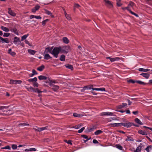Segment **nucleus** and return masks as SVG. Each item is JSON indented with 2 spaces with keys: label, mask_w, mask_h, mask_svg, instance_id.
<instances>
[{
  "label": "nucleus",
  "mask_w": 152,
  "mask_h": 152,
  "mask_svg": "<svg viewBox=\"0 0 152 152\" xmlns=\"http://www.w3.org/2000/svg\"><path fill=\"white\" fill-rule=\"evenodd\" d=\"M18 42H20V39L16 37H15L14 38V42L15 43V44H16V43Z\"/></svg>",
  "instance_id": "29"
},
{
  "label": "nucleus",
  "mask_w": 152,
  "mask_h": 152,
  "mask_svg": "<svg viewBox=\"0 0 152 152\" xmlns=\"http://www.w3.org/2000/svg\"><path fill=\"white\" fill-rule=\"evenodd\" d=\"M8 12L9 14L12 16H15L16 15L15 13L11 10L10 8L8 9Z\"/></svg>",
  "instance_id": "14"
},
{
  "label": "nucleus",
  "mask_w": 152,
  "mask_h": 152,
  "mask_svg": "<svg viewBox=\"0 0 152 152\" xmlns=\"http://www.w3.org/2000/svg\"><path fill=\"white\" fill-rule=\"evenodd\" d=\"M140 75H142L143 77L147 79L150 76L149 74L146 73H142Z\"/></svg>",
  "instance_id": "13"
},
{
  "label": "nucleus",
  "mask_w": 152,
  "mask_h": 152,
  "mask_svg": "<svg viewBox=\"0 0 152 152\" xmlns=\"http://www.w3.org/2000/svg\"><path fill=\"white\" fill-rule=\"evenodd\" d=\"M81 126V124H78V125L75 126L74 127V128H75L76 129H79Z\"/></svg>",
  "instance_id": "47"
},
{
  "label": "nucleus",
  "mask_w": 152,
  "mask_h": 152,
  "mask_svg": "<svg viewBox=\"0 0 152 152\" xmlns=\"http://www.w3.org/2000/svg\"><path fill=\"white\" fill-rule=\"evenodd\" d=\"M122 123H115L113 124V126L115 127L121 126H122Z\"/></svg>",
  "instance_id": "41"
},
{
  "label": "nucleus",
  "mask_w": 152,
  "mask_h": 152,
  "mask_svg": "<svg viewBox=\"0 0 152 152\" xmlns=\"http://www.w3.org/2000/svg\"><path fill=\"white\" fill-rule=\"evenodd\" d=\"M84 129H85V127H83L81 129H80L78 131V132L79 133H81L82 132H83V131L84 130Z\"/></svg>",
  "instance_id": "52"
},
{
  "label": "nucleus",
  "mask_w": 152,
  "mask_h": 152,
  "mask_svg": "<svg viewBox=\"0 0 152 152\" xmlns=\"http://www.w3.org/2000/svg\"><path fill=\"white\" fill-rule=\"evenodd\" d=\"M102 115H111L114 116V114L110 112H103L101 113Z\"/></svg>",
  "instance_id": "11"
},
{
  "label": "nucleus",
  "mask_w": 152,
  "mask_h": 152,
  "mask_svg": "<svg viewBox=\"0 0 152 152\" xmlns=\"http://www.w3.org/2000/svg\"><path fill=\"white\" fill-rule=\"evenodd\" d=\"M26 89L28 91H33V88L32 87H30L28 88H26Z\"/></svg>",
  "instance_id": "48"
},
{
  "label": "nucleus",
  "mask_w": 152,
  "mask_h": 152,
  "mask_svg": "<svg viewBox=\"0 0 152 152\" xmlns=\"http://www.w3.org/2000/svg\"><path fill=\"white\" fill-rule=\"evenodd\" d=\"M102 131H101V130H99L96 131L94 132V134L96 135H97L102 133Z\"/></svg>",
  "instance_id": "26"
},
{
  "label": "nucleus",
  "mask_w": 152,
  "mask_h": 152,
  "mask_svg": "<svg viewBox=\"0 0 152 152\" xmlns=\"http://www.w3.org/2000/svg\"><path fill=\"white\" fill-rule=\"evenodd\" d=\"M79 7H80V5L79 4H75L74 5V8H74V10H75V8H78Z\"/></svg>",
  "instance_id": "53"
},
{
  "label": "nucleus",
  "mask_w": 152,
  "mask_h": 152,
  "mask_svg": "<svg viewBox=\"0 0 152 152\" xmlns=\"http://www.w3.org/2000/svg\"><path fill=\"white\" fill-rule=\"evenodd\" d=\"M65 66L66 68L69 69H70L72 70H73V67L72 65L67 64L65 65Z\"/></svg>",
  "instance_id": "24"
},
{
  "label": "nucleus",
  "mask_w": 152,
  "mask_h": 152,
  "mask_svg": "<svg viewBox=\"0 0 152 152\" xmlns=\"http://www.w3.org/2000/svg\"><path fill=\"white\" fill-rule=\"evenodd\" d=\"M39 129H40V128H39L37 126H35L33 128V129H34L35 131L38 132H39L38 130Z\"/></svg>",
  "instance_id": "49"
},
{
  "label": "nucleus",
  "mask_w": 152,
  "mask_h": 152,
  "mask_svg": "<svg viewBox=\"0 0 152 152\" xmlns=\"http://www.w3.org/2000/svg\"><path fill=\"white\" fill-rule=\"evenodd\" d=\"M29 149H30V151H36V149L34 148H29Z\"/></svg>",
  "instance_id": "56"
},
{
  "label": "nucleus",
  "mask_w": 152,
  "mask_h": 152,
  "mask_svg": "<svg viewBox=\"0 0 152 152\" xmlns=\"http://www.w3.org/2000/svg\"><path fill=\"white\" fill-rule=\"evenodd\" d=\"M65 56L64 55H62L61 56L60 60L62 61H65Z\"/></svg>",
  "instance_id": "36"
},
{
  "label": "nucleus",
  "mask_w": 152,
  "mask_h": 152,
  "mask_svg": "<svg viewBox=\"0 0 152 152\" xmlns=\"http://www.w3.org/2000/svg\"><path fill=\"white\" fill-rule=\"evenodd\" d=\"M53 48V47L46 48L44 52V54L45 53H49L51 54V52H52Z\"/></svg>",
  "instance_id": "9"
},
{
  "label": "nucleus",
  "mask_w": 152,
  "mask_h": 152,
  "mask_svg": "<svg viewBox=\"0 0 152 152\" xmlns=\"http://www.w3.org/2000/svg\"><path fill=\"white\" fill-rule=\"evenodd\" d=\"M60 52L62 53H67L70 50V47L68 46H64L59 47Z\"/></svg>",
  "instance_id": "1"
},
{
  "label": "nucleus",
  "mask_w": 152,
  "mask_h": 152,
  "mask_svg": "<svg viewBox=\"0 0 152 152\" xmlns=\"http://www.w3.org/2000/svg\"><path fill=\"white\" fill-rule=\"evenodd\" d=\"M28 36V34H27L21 37V41H23Z\"/></svg>",
  "instance_id": "38"
},
{
  "label": "nucleus",
  "mask_w": 152,
  "mask_h": 152,
  "mask_svg": "<svg viewBox=\"0 0 152 152\" xmlns=\"http://www.w3.org/2000/svg\"><path fill=\"white\" fill-rule=\"evenodd\" d=\"M1 29L3 31L5 32H8L9 31V29L6 27H5L3 26H1Z\"/></svg>",
  "instance_id": "21"
},
{
  "label": "nucleus",
  "mask_w": 152,
  "mask_h": 152,
  "mask_svg": "<svg viewBox=\"0 0 152 152\" xmlns=\"http://www.w3.org/2000/svg\"><path fill=\"white\" fill-rule=\"evenodd\" d=\"M37 88H33V89L32 91L34 92H37Z\"/></svg>",
  "instance_id": "64"
},
{
  "label": "nucleus",
  "mask_w": 152,
  "mask_h": 152,
  "mask_svg": "<svg viewBox=\"0 0 152 152\" xmlns=\"http://www.w3.org/2000/svg\"><path fill=\"white\" fill-rule=\"evenodd\" d=\"M104 1L105 2V5L107 7L109 8H112L113 7V4L110 1L107 0H104Z\"/></svg>",
  "instance_id": "4"
},
{
  "label": "nucleus",
  "mask_w": 152,
  "mask_h": 152,
  "mask_svg": "<svg viewBox=\"0 0 152 152\" xmlns=\"http://www.w3.org/2000/svg\"><path fill=\"white\" fill-rule=\"evenodd\" d=\"M1 149L10 150L11 149V148L9 146L7 145L4 147L1 148Z\"/></svg>",
  "instance_id": "44"
},
{
  "label": "nucleus",
  "mask_w": 152,
  "mask_h": 152,
  "mask_svg": "<svg viewBox=\"0 0 152 152\" xmlns=\"http://www.w3.org/2000/svg\"><path fill=\"white\" fill-rule=\"evenodd\" d=\"M93 142L95 144H97L99 143L95 139H94L93 140Z\"/></svg>",
  "instance_id": "59"
},
{
  "label": "nucleus",
  "mask_w": 152,
  "mask_h": 152,
  "mask_svg": "<svg viewBox=\"0 0 152 152\" xmlns=\"http://www.w3.org/2000/svg\"><path fill=\"white\" fill-rule=\"evenodd\" d=\"M32 73H33L34 75H37V72L34 69H33L32 70Z\"/></svg>",
  "instance_id": "60"
},
{
  "label": "nucleus",
  "mask_w": 152,
  "mask_h": 152,
  "mask_svg": "<svg viewBox=\"0 0 152 152\" xmlns=\"http://www.w3.org/2000/svg\"><path fill=\"white\" fill-rule=\"evenodd\" d=\"M49 20L48 19H46L45 20L43 21L42 22V24L43 25H45L46 24V23L48 21H49Z\"/></svg>",
  "instance_id": "50"
},
{
  "label": "nucleus",
  "mask_w": 152,
  "mask_h": 152,
  "mask_svg": "<svg viewBox=\"0 0 152 152\" xmlns=\"http://www.w3.org/2000/svg\"><path fill=\"white\" fill-rule=\"evenodd\" d=\"M136 83H137L138 84H140L143 85H145L146 84V83H145L143 82H142L141 81H140V80H136Z\"/></svg>",
  "instance_id": "35"
},
{
  "label": "nucleus",
  "mask_w": 152,
  "mask_h": 152,
  "mask_svg": "<svg viewBox=\"0 0 152 152\" xmlns=\"http://www.w3.org/2000/svg\"><path fill=\"white\" fill-rule=\"evenodd\" d=\"M127 138L126 139V141H133V139L129 136H127Z\"/></svg>",
  "instance_id": "32"
},
{
  "label": "nucleus",
  "mask_w": 152,
  "mask_h": 152,
  "mask_svg": "<svg viewBox=\"0 0 152 152\" xmlns=\"http://www.w3.org/2000/svg\"><path fill=\"white\" fill-rule=\"evenodd\" d=\"M22 81L20 80H11L10 83V84H20L22 83Z\"/></svg>",
  "instance_id": "6"
},
{
  "label": "nucleus",
  "mask_w": 152,
  "mask_h": 152,
  "mask_svg": "<svg viewBox=\"0 0 152 152\" xmlns=\"http://www.w3.org/2000/svg\"><path fill=\"white\" fill-rule=\"evenodd\" d=\"M35 18H36L37 19H41V17L40 16H35Z\"/></svg>",
  "instance_id": "62"
},
{
  "label": "nucleus",
  "mask_w": 152,
  "mask_h": 152,
  "mask_svg": "<svg viewBox=\"0 0 152 152\" xmlns=\"http://www.w3.org/2000/svg\"><path fill=\"white\" fill-rule=\"evenodd\" d=\"M45 11V13L48 15H50V16H51L52 18H54V16L52 14L51 12L47 10L46 9L44 10Z\"/></svg>",
  "instance_id": "16"
},
{
  "label": "nucleus",
  "mask_w": 152,
  "mask_h": 152,
  "mask_svg": "<svg viewBox=\"0 0 152 152\" xmlns=\"http://www.w3.org/2000/svg\"><path fill=\"white\" fill-rule=\"evenodd\" d=\"M107 59H109L110 61L111 62L115 61H118L120 60V58L119 57H115L111 58L109 57H108L106 58Z\"/></svg>",
  "instance_id": "10"
},
{
  "label": "nucleus",
  "mask_w": 152,
  "mask_h": 152,
  "mask_svg": "<svg viewBox=\"0 0 152 152\" xmlns=\"http://www.w3.org/2000/svg\"><path fill=\"white\" fill-rule=\"evenodd\" d=\"M37 78L36 77H35L33 79H28L27 80L29 82H33L34 81L36 82L37 81Z\"/></svg>",
  "instance_id": "25"
},
{
  "label": "nucleus",
  "mask_w": 152,
  "mask_h": 152,
  "mask_svg": "<svg viewBox=\"0 0 152 152\" xmlns=\"http://www.w3.org/2000/svg\"><path fill=\"white\" fill-rule=\"evenodd\" d=\"M29 126V124H28V123H20V124H19L18 125V126Z\"/></svg>",
  "instance_id": "42"
},
{
  "label": "nucleus",
  "mask_w": 152,
  "mask_h": 152,
  "mask_svg": "<svg viewBox=\"0 0 152 152\" xmlns=\"http://www.w3.org/2000/svg\"><path fill=\"white\" fill-rule=\"evenodd\" d=\"M8 53L10 54L12 56H14L15 55V53L14 52L12 51V49H9L8 50Z\"/></svg>",
  "instance_id": "30"
},
{
  "label": "nucleus",
  "mask_w": 152,
  "mask_h": 152,
  "mask_svg": "<svg viewBox=\"0 0 152 152\" xmlns=\"http://www.w3.org/2000/svg\"><path fill=\"white\" fill-rule=\"evenodd\" d=\"M135 122L138 124L142 125L143 124V123L141 122V121L138 118H136L134 119Z\"/></svg>",
  "instance_id": "20"
},
{
  "label": "nucleus",
  "mask_w": 152,
  "mask_h": 152,
  "mask_svg": "<svg viewBox=\"0 0 152 152\" xmlns=\"http://www.w3.org/2000/svg\"><path fill=\"white\" fill-rule=\"evenodd\" d=\"M122 106L123 107V108L124 107H126L127 106V104L126 103H122Z\"/></svg>",
  "instance_id": "63"
},
{
  "label": "nucleus",
  "mask_w": 152,
  "mask_h": 152,
  "mask_svg": "<svg viewBox=\"0 0 152 152\" xmlns=\"http://www.w3.org/2000/svg\"><path fill=\"white\" fill-rule=\"evenodd\" d=\"M117 2V5L118 6L120 7L122 5V4L120 2L121 0H116Z\"/></svg>",
  "instance_id": "40"
},
{
  "label": "nucleus",
  "mask_w": 152,
  "mask_h": 152,
  "mask_svg": "<svg viewBox=\"0 0 152 152\" xmlns=\"http://www.w3.org/2000/svg\"><path fill=\"white\" fill-rule=\"evenodd\" d=\"M48 126L42 128H40V129H39L38 131H39V132H40L44 130H47L48 129Z\"/></svg>",
  "instance_id": "23"
},
{
  "label": "nucleus",
  "mask_w": 152,
  "mask_h": 152,
  "mask_svg": "<svg viewBox=\"0 0 152 152\" xmlns=\"http://www.w3.org/2000/svg\"><path fill=\"white\" fill-rule=\"evenodd\" d=\"M138 133L142 135H147L146 132L142 130H140L138 131Z\"/></svg>",
  "instance_id": "34"
},
{
  "label": "nucleus",
  "mask_w": 152,
  "mask_h": 152,
  "mask_svg": "<svg viewBox=\"0 0 152 152\" xmlns=\"http://www.w3.org/2000/svg\"><path fill=\"white\" fill-rule=\"evenodd\" d=\"M52 57L49 54H45L44 55V58L46 60H48L49 59L51 58Z\"/></svg>",
  "instance_id": "18"
},
{
  "label": "nucleus",
  "mask_w": 152,
  "mask_h": 152,
  "mask_svg": "<svg viewBox=\"0 0 152 152\" xmlns=\"http://www.w3.org/2000/svg\"><path fill=\"white\" fill-rule=\"evenodd\" d=\"M129 8H130V7H129L128 6L126 7L122 8V9L123 10H124L126 9L128 11H129V12L132 14L134 15L135 16H136L137 17L138 16V15L137 14L135 13H134V12H132V11H131V10H130Z\"/></svg>",
  "instance_id": "7"
},
{
  "label": "nucleus",
  "mask_w": 152,
  "mask_h": 152,
  "mask_svg": "<svg viewBox=\"0 0 152 152\" xmlns=\"http://www.w3.org/2000/svg\"><path fill=\"white\" fill-rule=\"evenodd\" d=\"M96 126H93L92 128H90L88 130V131L89 132L92 131L94 129H96Z\"/></svg>",
  "instance_id": "46"
},
{
  "label": "nucleus",
  "mask_w": 152,
  "mask_h": 152,
  "mask_svg": "<svg viewBox=\"0 0 152 152\" xmlns=\"http://www.w3.org/2000/svg\"><path fill=\"white\" fill-rule=\"evenodd\" d=\"M39 8H40V6L38 5H36L34 7V8L36 9V10H38V9H39Z\"/></svg>",
  "instance_id": "58"
},
{
  "label": "nucleus",
  "mask_w": 152,
  "mask_h": 152,
  "mask_svg": "<svg viewBox=\"0 0 152 152\" xmlns=\"http://www.w3.org/2000/svg\"><path fill=\"white\" fill-rule=\"evenodd\" d=\"M117 107L118 109H122L124 108L122 105H120L117 106Z\"/></svg>",
  "instance_id": "61"
},
{
  "label": "nucleus",
  "mask_w": 152,
  "mask_h": 152,
  "mask_svg": "<svg viewBox=\"0 0 152 152\" xmlns=\"http://www.w3.org/2000/svg\"><path fill=\"white\" fill-rule=\"evenodd\" d=\"M115 146L116 148L120 150H122L123 149L122 147L119 144L116 145Z\"/></svg>",
  "instance_id": "39"
},
{
  "label": "nucleus",
  "mask_w": 152,
  "mask_h": 152,
  "mask_svg": "<svg viewBox=\"0 0 152 152\" xmlns=\"http://www.w3.org/2000/svg\"><path fill=\"white\" fill-rule=\"evenodd\" d=\"M65 16H66V18L69 20H70L71 19V17L69 15H67Z\"/></svg>",
  "instance_id": "57"
},
{
  "label": "nucleus",
  "mask_w": 152,
  "mask_h": 152,
  "mask_svg": "<svg viewBox=\"0 0 152 152\" xmlns=\"http://www.w3.org/2000/svg\"><path fill=\"white\" fill-rule=\"evenodd\" d=\"M9 106H0V110H2V111L4 112L5 111V110H4V109H7L8 108Z\"/></svg>",
  "instance_id": "31"
},
{
  "label": "nucleus",
  "mask_w": 152,
  "mask_h": 152,
  "mask_svg": "<svg viewBox=\"0 0 152 152\" xmlns=\"http://www.w3.org/2000/svg\"><path fill=\"white\" fill-rule=\"evenodd\" d=\"M138 70L141 72H147L150 70V69H143L142 68H140L138 69Z\"/></svg>",
  "instance_id": "22"
},
{
  "label": "nucleus",
  "mask_w": 152,
  "mask_h": 152,
  "mask_svg": "<svg viewBox=\"0 0 152 152\" xmlns=\"http://www.w3.org/2000/svg\"><path fill=\"white\" fill-rule=\"evenodd\" d=\"M49 85L51 87L52 89L54 91H56L59 88V86L54 85L51 82L50 83Z\"/></svg>",
  "instance_id": "3"
},
{
  "label": "nucleus",
  "mask_w": 152,
  "mask_h": 152,
  "mask_svg": "<svg viewBox=\"0 0 152 152\" xmlns=\"http://www.w3.org/2000/svg\"><path fill=\"white\" fill-rule=\"evenodd\" d=\"M89 88L93 90H96V91H105V88Z\"/></svg>",
  "instance_id": "12"
},
{
  "label": "nucleus",
  "mask_w": 152,
  "mask_h": 152,
  "mask_svg": "<svg viewBox=\"0 0 152 152\" xmlns=\"http://www.w3.org/2000/svg\"><path fill=\"white\" fill-rule=\"evenodd\" d=\"M136 80H128V82L129 83H136Z\"/></svg>",
  "instance_id": "51"
},
{
  "label": "nucleus",
  "mask_w": 152,
  "mask_h": 152,
  "mask_svg": "<svg viewBox=\"0 0 152 152\" xmlns=\"http://www.w3.org/2000/svg\"><path fill=\"white\" fill-rule=\"evenodd\" d=\"M60 52V51L59 47H55L52 50L51 54L53 55L55 58H57Z\"/></svg>",
  "instance_id": "2"
},
{
  "label": "nucleus",
  "mask_w": 152,
  "mask_h": 152,
  "mask_svg": "<svg viewBox=\"0 0 152 152\" xmlns=\"http://www.w3.org/2000/svg\"><path fill=\"white\" fill-rule=\"evenodd\" d=\"M73 116L75 117L80 118L83 116L84 115L82 114H78L77 113H74L73 114Z\"/></svg>",
  "instance_id": "15"
},
{
  "label": "nucleus",
  "mask_w": 152,
  "mask_h": 152,
  "mask_svg": "<svg viewBox=\"0 0 152 152\" xmlns=\"http://www.w3.org/2000/svg\"><path fill=\"white\" fill-rule=\"evenodd\" d=\"M28 52L31 55H34L36 52V51L34 50L29 49L28 50Z\"/></svg>",
  "instance_id": "27"
},
{
  "label": "nucleus",
  "mask_w": 152,
  "mask_h": 152,
  "mask_svg": "<svg viewBox=\"0 0 152 152\" xmlns=\"http://www.w3.org/2000/svg\"><path fill=\"white\" fill-rule=\"evenodd\" d=\"M134 3H133V2L132 1H130L129 2V4L128 5V6L130 7H132L134 5Z\"/></svg>",
  "instance_id": "45"
},
{
  "label": "nucleus",
  "mask_w": 152,
  "mask_h": 152,
  "mask_svg": "<svg viewBox=\"0 0 152 152\" xmlns=\"http://www.w3.org/2000/svg\"><path fill=\"white\" fill-rule=\"evenodd\" d=\"M63 42L66 44H68L69 42V41L68 38L66 37H64L62 39Z\"/></svg>",
  "instance_id": "19"
},
{
  "label": "nucleus",
  "mask_w": 152,
  "mask_h": 152,
  "mask_svg": "<svg viewBox=\"0 0 152 152\" xmlns=\"http://www.w3.org/2000/svg\"><path fill=\"white\" fill-rule=\"evenodd\" d=\"M33 86L34 87H38L39 86V84L35 82L34 83Z\"/></svg>",
  "instance_id": "54"
},
{
  "label": "nucleus",
  "mask_w": 152,
  "mask_h": 152,
  "mask_svg": "<svg viewBox=\"0 0 152 152\" xmlns=\"http://www.w3.org/2000/svg\"><path fill=\"white\" fill-rule=\"evenodd\" d=\"M12 31L15 34H18V31L17 29L15 28H14L11 29L10 30Z\"/></svg>",
  "instance_id": "33"
},
{
  "label": "nucleus",
  "mask_w": 152,
  "mask_h": 152,
  "mask_svg": "<svg viewBox=\"0 0 152 152\" xmlns=\"http://www.w3.org/2000/svg\"><path fill=\"white\" fill-rule=\"evenodd\" d=\"M141 146H139L137 148L134 152H140L141 151Z\"/></svg>",
  "instance_id": "37"
},
{
  "label": "nucleus",
  "mask_w": 152,
  "mask_h": 152,
  "mask_svg": "<svg viewBox=\"0 0 152 152\" xmlns=\"http://www.w3.org/2000/svg\"><path fill=\"white\" fill-rule=\"evenodd\" d=\"M132 123L127 121L126 123H122V126L127 128L130 127L132 126Z\"/></svg>",
  "instance_id": "5"
},
{
  "label": "nucleus",
  "mask_w": 152,
  "mask_h": 152,
  "mask_svg": "<svg viewBox=\"0 0 152 152\" xmlns=\"http://www.w3.org/2000/svg\"><path fill=\"white\" fill-rule=\"evenodd\" d=\"M38 79L40 80H46L48 77L45 76L40 75L38 77Z\"/></svg>",
  "instance_id": "17"
},
{
  "label": "nucleus",
  "mask_w": 152,
  "mask_h": 152,
  "mask_svg": "<svg viewBox=\"0 0 152 152\" xmlns=\"http://www.w3.org/2000/svg\"><path fill=\"white\" fill-rule=\"evenodd\" d=\"M12 147L13 149H15L17 148V146L13 144L12 145Z\"/></svg>",
  "instance_id": "55"
},
{
  "label": "nucleus",
  "mask_w": 152,
  "mask_h": 152,
  "mask_svg": "<svg viewBox=\"0 0 152 152\" xmlns=\"http://www.w3.org/2000/svg\"><path fill=\"white\" fill-rule=\"evenodd\" d=\"M10 35V33H4L3 34L4 37H7Z\"/></svg>",
  "instance_id": "43"
},
{
  "label": "nucleus",
  "mask_w": 152,
  "mask_h": 152,
  "mask_svg": "<svg viewBox=\"0 0 152 152\" xmlns=\"http://www.w3.org/2000/svg\"><path fill=\"white\" fill-rule=\"evenodd\" d=\"M0 42H1L2 43L5 42L7 43H8L10 42V41L7 38L4 39L0 36Z\"/></svg>",
  "instance_id": "8"
},
{
  "label": "nucleus",
  "mask_w": 152,
  "mask_h": 152,
  "mask_svg": "<svg viewBox=\"0 0 152 152\" xmlns=\"http://www.w3.org/2000/svg\"><path fill=\"white\" fill-rule=\"evenodd\" d=\"M45 68V66L44 65H42L41 66L37 68V70L39 71H42Z\"/></svg>",
  "instance_id": "28"
}]
</instances>
